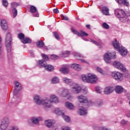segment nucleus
<instances>
[{
  "label": "nucleus",
  "mask_w": 130,
  "mask_h": 130,
  "mask_svg": "<svg viewBox=\"0 0 130 130\" xmlns=\"http://www.w3.org/2000/svg\"><path fill=\"white\" fill-rule=\"evenodd\" d=\"M34 102L37 105H42L45 109H49L52 107L51 101L48 98L40 99L39 95H35L33 97Z\"/></svg>",
  "instance_id": "obj_1"
},
{
  "label": "nucleus",
  "mask_w": 130,
  "mask_h": 130,
  "mask_svg": "<svg viewBox=\"0 0 130 130\" xmlns=\"http://www.w3.org/2000/svg\"><path fill=\"white\" fill-rule=\"evenodd\" d=\"M114 49L119 52V54L121 55L122 57H125V56L128 54L127 49L120 45L119 42L115 39L114 42Z\"/></svg>",
  "instance_id": "obj_2"
},
{
  "label": "nucleus",
  "mask_w": 130,
  "mask_h": 130,
  "mask_svg": "<svg viewBox=\"0 0 130 130\" xmlns=\"http://www.w3.org/2000/svg\"><path fill=\"white\" fill-rule=\"evenodd\" d=\"M115 15L121 22H126L128 21L129 14H126L122 9H116L115 10Z\"/></svg>",
  "instance_id": "obj_3"
},
{
  "label": "nucleus",
  "mask_w": 130,
  "mask_h": 130,
  "mask_svg": "<svg viewBox=\"0 0 130 130\" xmlns=\"http://www.w3.org/2000/svg\"><path fill=\"white\" fill-rule=\"evenodd\" d=\"M81 80L84 83H90L91 84H95L98 80L97 76L94 74L89 73L88 75H81Z\"/></svg>",
  "instance_id": "obj_4"
},
{
  "label": "nucleus",
  "mask_w": 130,
  "mask_h": 130,
  "mask_svg": "<svg viewBox=\"0 0 130 130\" xmlns=\"http://www.w3.org/2000/svg\"><path fill=\"white\" fill-rule=\"evenodd\" d=\"M42 117L32 116L27 120V123L29 126H33L34 125H39L40 121L42 120Z\"/></svg>",
  "instance_id": "obj_5"
},
{
  "label": "nucleus",
  "mask_w": 130,
  "mask_h": 130,
  "mask_svg": "<svg viewBox=\"0 0 130 130\" xmlns=\"http://www.w3.org/2000/svg\"><path fill=\"white\" fill-rule=\"evenodd\" d=\"M11 42H12V36H11V34L9 32L6 35L5 39V44L7 50L8 55H10V54H11V49L12 48V47L11 46Z\"/></svg>",
  "instance_id": "obj_6"
},
{
  "label": "nucleus",
  "mask_w": 130,
  "mask_h": 130,
  "mask_svg": "<svg viewBox=\"0 0 130 130\" xmlns=\"http://www.w3.org/2000/svg\"><path fill=\"white\" fill-rule=\"evenodd\" d=\"M114 58V52L108 51L104 54V60L106 63H111Z\"/></svg>",
  "instance_id": "obj_7"
},
{
  "label": "nucleus",
  "mask_w": 130,
  "mask_h": 130,
  "mask_svg": "<svg viewBox=\"0 0 130 130\" xmlns=\"http://www.w3.org/2000/svg\"><path fill=\"white\" fill-rule=\"evenodd\" d=\"M39 68H44L46 71L47 72H52L54 69V68L51 64H47L44 63L43 60H39V63L38 64Z\"/></svg>",
  "instance_id": "obj_8"
},
{
  "label": "nucleus",
  "mask_w": 130,
  "mask_h": 130,
  "mask_svg": "<svg viewBox=\"0 0 130 130\" xmlns=\"http://www.w3.org/2000/svg\"><path fill=\"white\" fill-rule=\"evenodd\" d=\"M10 125V119L9 118L5 117L1 120L0 128L2 130H6Z\"/></svg>",
  "instance_id": "obj_9"
},
{
  "label": "nucleus",
  "mask_w": 130,
  "mask_h": 130,
  "mask_svg": "<svg viewBox=\"0 0 130 130\" xmlns=\"http://www.w3.org/2000/svg\"><path fill=\"white\" fill-rule=\"evenodd\" d=\"M77 99L80 103H87V105L89 106H93V105L94 104L92 101H88L87 96L82 95L78 96Z\"/></svg>",
  "instance_id": "obj_10"
},
{
  "label": "nucleus",
  "mask_w": 130,
  "mask_h": 130,
  "mask_svg": "<svg viewBox=\"0 0 130 130\" xmlns=\"http://www.w3.org/2000/svg\"><path fill=\"white\" fill-rule=\"evenodd\" d=\"M71 86V91L72 93H74V94H79V93H81L82 88L80 85L74 83H73V85Z\"/></svg>",
  "instance_id": "obj_11"
},
{
  "label": "nucleus",
  "mask_w": 130,
  "mask_h": 130,
  "mask_svg": "<svg viewBox=\"0 0 130 130\" xmlns=\"http://www.w3.org/2000/svg\"><path fill=\"white\" fill-rule=\"evenodd\" d=\"M114 66L116 69L120 70L121 72H123V73H125V72H126V68H125L124 65L120 63L119 61L115 60L114 61Z\"/></svg>",
  "instance_id": "obj_12"
},
{
  "label": "nucleus",
  "mask_w": 130,
  "mask_h": 130,
  "mask_svg": "<svg viewBox=\"0 0 130 130\" xmlns=\"http://www.w3.org/2000/svg\"><path fill=\"white\" fill-rule=\"evenodd\" d=\"M0 26L3 30V31H7L9 28V24H8V21L5 19H2L1 21Z\"/></svg>",
  "instance_id": "obj_13"
},
{
  "label": "nucleus",
  "mask_w": 130,
  "mask_h": 130,
  "mask_svg": "<svg viewBox=\"0 0 130 130\" xmlns=\"http://www.w3.org/2000/svg\"><path fill=\"white\" fill-rule=\"evenodd\" d=\"M74 56H75V58H77V59H78L79 60H81V62L85 63L87 62V61L84 59H82V58H84V57L82 55V54H80L79 53L74 52L73 53Z\"/></svg>",
  "instance_id": "obj_14"
},
{
  "label": "nucleus",
  "mask_w": 130,
  "mask_h": 130,
  "mask_svg": "<svg viewBox=\"0 0 130 130\" xmlns=\"http://www.w3.org/2000/svg\"><path fill=\"white\" fill-rule=\"evenodd\" d=\"M50 101H51V103H55V104H57L59 102V100H58V98L55 94H51L50 95V98L49 99Z\"/></svg>",
  "instance_id": "obj_15"
},
{
  "label": "nucleus",
  "mask_w": 130,
  "mask_h": 130,
  "mask_svg": "<svg viewBox=\"0 0 130 130\" xmlns=\"http://www.w3.org/2000/svg\"><path fill=\"white\" fill-rule=\"evenodd\" d=\"M114 91V88L111 86H107L105 88L104 90V93L106 95H109V94H111V93H113Z\"/></svg>",
  "instance_id": "obj_16"
},
{
  "label": "nucleus",
  "mask_w": 130,
  "mask_h": 130,
  "mask_svg": "<svg viewBox=\"0 0 130 130\" xmlns=\"http://www.w3.org/2000/svg\"><path fill=\"white\" fill-rule=\"evenodd\" d=\"M73 33H75V34H77V36L79 37H83L84 36H88L89 35L87 34L86 32L81 30L80 32H79L78 31L75 29H72Z\"/></svg>",
  "instance_id": "obj_17"
},
{
  "label": "nucleus",
  "mask_w": 130,
  "mask_h": 130,
  "mask_svg": "<svg viewBox=\"0 0 130 130\" xmlns=\"http://www.w3.org/2000/svg\"><path fill=\"white\" fill-rule=\"evenodd\" d=\"M30 11L32 13L34 17H39V13L37 11V8L35 6H31L30 8Z\"/></svg>",
  "instance_id": "obj_18"
},
{
  "label": "nucleus",
  "mask_w": 130,
  "mask_h": 130,
  "mask_svg": "<svg viewBox=\"0 0 130 130\" xmlns=\"http://www.w3.org/2000/svg\"><path fill=\"white\" fill-rule=\"evenodd\" d=\"M78 114L81 116L86 115L87 114V109H85L84 107H80L78 108V110L77 112Z\"/></svg>",
  "instance_id": "obj_19"
},
{
  "label": "nucleus",
  "mask_w": 130,
  "mask_h": 130,
  "mask_svg": "<svg viewBox=\"0 0 130 130\" xmlns=\"http://www.w3.org/2000/svg\"><path fill=\"white\" fill-rule=\"evenodd\" d=\"M114 78L116 81L118 82H120V81H122V79L123 77L122 76V74L118 72H115Z\"/></svg>",
  "instance_id": "obj_20"
},
{
  "label": "nucleus",
  "mask_w": 130,
  "mask_h": 130,
  "mask_svg": "<svg viewBox=\"0 0 130 130\" xmlns=\"http://www.w3.org/2000/svg\"><path fill=\"white\" fill-rule=\"evenodd\" d=\"M14 84L15 85V87L14 88V93H17L22 89V85H21V83L18 81H15Z\"/></svg>",
  "instance_id": "obj_21"
},
{
  "label": "nucleus",
  "mask_w": 130,
  "mask_h": 130,
  "mask_svg": "<svg viewBox=\"0 0 130 130\" xmlns=\"http://www.w3.org/2000/svg\"><path fill=\"white\" fill-rule=\"evenodd\" d=\"M54 121L52 120H47L45 121V124L47 127H52V126L54 125Z\"/></svg>",
  "instance_id": "obj_22"
},
{
  "label": "nucleus",
  "mask_w": 130,
  "mask_h": 130,
  "mask_svg": "<svg viewBox=\"0 0 130 130\" xmlns=\"http://www.w3.org/2000/svg\"><path fill=\"white\" fill-rule=\"evenodd\" d=\"M57 92L59 95L62 96V97H66V96L68 95V93H67V90L62 89L61 88L59 89Z\"/></svg>",
  "instance_id": "obj_23"
},
{
  "label": "nucleus",
  "mask_w": 130,
  "mask_h": 130,
  "mask_svg": "<svg viewBox=\"0 0 130 130\" xmlns=\"http://www.w3.org/2000/svg\"><path fill=\"white\" fill-rule=\"evenodd\" d=\"M102 13L105 16H109V9L106 6L102 8Z\"/></svg>",
  "instance_id": "obj_24"
},
{
  "label": "nucleus",
  "mask_w": 130,
  "mask_h": 130,
  "mask_svg": "<svg viewBox=\"0 0 130 130\" xmlns=\"http://www.w3.org/2000/svg\"><path fill=\"white\" fill-rule=\"evenodd\" d=\"M115 92L117 94H121L123 92V87L120 85H117L115 87Z\"/></svg>",
  "instance_id": "obj_25"
},
{
  "label": "nucleus",
  "mask_w": 130,
  "mask_h": 130,
  "mask_svg": "<svg viewBox=\"0 0 130 130\" xmlns=\"http://www.w3.org/2000/svg\"><path fill=\"white\" fill-rule=\"evenodd\" d=\"M59 71L62 73V74H64L67 75L70 71L69 70V68L67 67H62L59 69Z\"/></svg>",
  "instance_id": "obj_26"
},
{
  "label": "nucleus",
  "mask_w": 130,
  "mask_h": 130,
  "mask_svg": "<svg viewBox=\"0 0 130 130\" xmlns=\"http://www.w3.org/2000/svg\"><path fill=\"white\" fill-rule=\"evenodd\" d=\"M71 68H72V69H74V70H75L76 71H81V66L77 63L72 64Z\"/></svg>",
  "instance_id": "obj_27"
},
{
  "label": "nucleus",
  "mask_w": 130,
  "mask_h": 130,
  "mask_svg": "<svg viewBox=\"0 0 130 130\" xmlns=\"http://www.w3.org/2000/svg\"><path fill=\"white\" fill-rule=\"evenodd\" d=\"M117 4H122L124 6H126L127 7L129 6V3L127 2V0H115Z\"/></svg>",
  "instance_id": "obj_28"
},
{
  "label": "nucleus",
  "mask_w": 130,
  "mask_h": 130,
  "mask_svg": "<svg viewBox=\"0 0 130 130\" xmlns=\"http://www.w3.org/2000/svg\"><path fill=\"white\" fill-rule=\"evenodd\" d=\"M65 106L67 107V108H68L69 109H75V106L73 105L71 103H70V102H67L65 103Z\"/></svg>",
  "instance_id": "obj_29"
},
{
  "label": "nucleus",
  "mask_w": 130,
  "mask_h": 130,
  "mask_svg": "<svg viewBox=\"0 0 130 130\" xmlns=\"http://www.w3.org/2000/svg\"><path fill=\"white\" fill-rule=\"evenodd\" d=\"M63 81L66 84H68L69 85H70V86H72L73 84L74 83L73 82V81L71 79H70L67 77L63 78Z\"/></svg>",
  "instance_id": "obj_30"
},
{
  "label": "nucleus",
  "mask_w": 130,
  "mask_h": 130,
  "mask_svg": "<svg viewBox=\"0 0 130 130\" xmlns=\"http://www.w3.org/2000/svg\"><path fill=\"white\" fill-rule=\"evenodd\" d=\"M94 104L93 105H95L98 107H100L103 105V102L101 100H97L95 102H93Z\"/></svg>",
  "instance_id": "obj_31"
},
{
  "label": "nucleus",
  "mask_w": 130,
  "mask_h": 130,
  "mask_svg": "<svg viewBox=\"0 0 130 130\" xmlns=\"http://www.w3.org/2000/svg\"><path fill=\"white\" fill-rule=\"evenodd\" d=\"M54 113L55 114H58V115H62L63 114V112H62V110H60L59 108H56L54 110Z\"/></svg>",
  "instance_id": "obj_32"
},
{
  "label": "nucleus",
  "mask_w": 130,
  "mask_h": 130,
  "mask_svg": "<svg viewBox=\"0 0 130 130\" xmlns=\"http://www.w3.org/2000/svg\"><path fill=\"white\" fill-rule=\"evenodd\" d=\"M37 46L39 47V48H41L44 46V42L41 41V40H39L38 42L36 43Z\"/></svg>",
  "instance_id": "obj_33"
},
{
  "label": "nucleus",
  "mask_w": 130,
  "mask_h": 130,
  "mask_svg": "<svg viewBox=\"0 0 130 130\" xmlns=\"http://www.w3.org/2000/svg\"><path fill=\"white\" fill-rule=\"evenodd\" d=\"M32 41V40L29 38H24L22 41V43L23 44H27L28 43H30Z\"/></svg>",
  "instance_id": "obj_34"
},
{
  "label": "nucleus",
  "mask_w": 130,
  "mask_h": 130,
  "mask_svg": "<svg viewBox=\"0 0 130 130\" xmlns=\"http://www.w3.org/2000/svg\"><path fill=\"white\" fill-rule=\"evenodd\" d=\"M52 84H58L59 83V78L57 77H54L51 79Z\"/></svg>",
  "instance_id": "obj_35"
},
{
  "label": "nucleus",
  "mask_w": 130,
  "mask_h": 130,
  "mask_svg": "<svg viewBox=\"0 0 130 130\" xmlns=\"http://www.w3.org/2000/svg\"><path fill=\"white\" fill-rule=\"evenodd\" d=\"M61 116L66 122H70V121H71V118H70V117L64 115V113H63Z\"/></svg>",
  "instance_id": "obj_36"
},
{
  "label": "nucleus",
  "mask_w": 130,
  "mask_h": 130,
  "mask_svg": "<svg viewBox=\"0 0 130 130\" xmlns=\"http://www.w3.org/2000/svg\"><path fill=\"white\" fill-rule=\"evenodd\" d=\"M42 56L43 57V59L40 60H43L44 63H45V61L49 60V58H48V56L47 55H45V54L42 53Z\"/></svg>",
  "instance_id": "obj_37"
},
{
  "label": "nucleus",
  "mask_w": 130,
  "mask_h": 130,
  "mask_svg": "<svg viewBox=\"0 0 130 130\" xmlns=\"http://www.w3.org/2000/svg\"><path fill=\"white\" fill-rule=\"evenodd\" d=\"M90 41H91V42H93V44H95V45H96L97 46H102V45H103V44L101 42L98 43L96 41H94V40L93 39H90Z\"/></svg>",
  "instance_id": "obj_38"
},
{
  "label": "nucleus",
  "mask_w": 130,
  "mask_h": 130,
  "mask_svg": "<svg viewBox=\"0 0 130 130\" xmlns=\"http://www.w3.org/2000/svg\"><path fill=\"white\" fill-rule=\"evenodd\" d=\"M95 92L98 94H101L102 93V88L99 86L95 87Z\"/></svg>",
  "instance_id": "obj_39"
},
{
  "label": "nucleus",
  "mask_w": 130,
  "mask_h": 130,
  "mask_svg": "<svg viewBox=\"0 0 130 130\" xmlns=\"http://www.w3.org/2000/svg\"><path fill=\"white\" fill-rule=\"evenodd\" d=\"M18 38L20 40H21V42L22 40L25 38V35H24L23 33H20L18 34Z\"/></svg>",
  "instance_id": "obj_40"
},
{
  "label": "nucleus",
  "mask_w": 130,
  "mask_h": 130,
  "mask_svg": "<svg viewBox=\"0 0 130 130\" xmlns=\"http://www.w3.org/2000/svg\"><path fill=\"white\" fill-rule=\"evenodd\" d=\"M69 54H70V51H66L65 52L62 53L63 57H67Z\"/></svg>",
  "instance_id": "obj_41"
},
{
  "label": "nucleus",
  "mask_w": 130,
  "mask_h": 130,
  "mask_svg": "<svg viewBox=\"0 0 130 130\" xmlns=\"http://www.w3.org/2000/svg\"><path fill=\"white\" fill-rule=\"evenodd\" d=\"M18 6H19V5L17 3H12L11 4V8H13V9H16Z\"/></svg>",
  "instance_id": "obj_42"
},
{
  "label": "nucleus",
  "mask_w": 130,
  "mask_h": 130,
  "mask_svg": "<svg viewBox=\"0 0 130 130\" xmlns=\"http://www.w3.org/2000/svg\"><path fill=\"white\" fill-rule=\"evenodd\" d=\"M12 12L13 14V16L16 17L17 15L18 14V11L17 10V9L16 8H14L12 10Z\"/></svg>",
  "instance_id": "obj_43"
},
{
  "label": "nucleus",
  "mask_w": 130,
  "mask_h": 130,
  "mask_svg": "<svg viewBox=\"0 0 130 130\" xmlns=\"http://www.w3.org/2000/svg\"><path fill=\"white\" fill-rule=\"evenodd\" d=\"M102 26L103 27V28H104L105 29H108L109 28V25H108V24H107L106 22H104L102 24Z\"/></svg>",
  "instance_id": "obj_44"
},
{
  "label": "nucleus",
  "mask_w": 130,
  "mask_h": 130,
  "mask_svg": "<svg viewBox=\"0 0 130 130\" xmlns=\"http://www.w3.org/2000/svg\"><path fill=\"white\" fill-rule=\"evenodd\" d=\"M97 71H98V72H99V73H100L101 74L104 75V71H103V70H102V69L100 68V67L97 68Z\"/></svg>",
  "instance_id": "obj_45"
},
{
  "label": "nucleus",
  "mask_w": 130,
  "mask_h": 130,
  "mask_svg": "<svg viewBox=\"0 0 130 130\" xmlns=\"http://www.w3.org/2000/svg\"><path fill=\"white\" fill-rule=\"evenodd\" d=\"M127 123V121L125 120L124 119H123L121 121V124L122 125V126H124L125 124Z\"/></svg>",
  "instance_id": "obj_46"
},
{
  "label": "nucleus",
  "mask_w": 130,
  "mask_h": 130,
  "mask_svg": "<svg viewBox=\"0 0 130 130\" xmlns=\"http://www.w3.org/2000/svg\"><path fill=\"white\" fill-rule=\"evenodd\" d=\"M54 36L57 39V40H59V35L56 32H54Z\"/></svg>",
  "instance_id": "obj_47"
},
{
  "label": "nucleus",
  "mask_w": 130,
  "mask_h": 130,
  "mask_svg": "<svg viewBox=\"0 0 130 130\" xmlns=\"http://www.w3.org/2000/svg\"><path fill=\"white\" fill-rule=\"evenodd\" d=\"M3 5L4 7H8V5H9L8 1L7 0H3Z\"/></svg>",
  "instance_id": "obj_48"
},
{
  "label": "nucleus",
  "mask_w": 130,
  "mask_h": 130,
  "mask_svg": "<svg viewBox=\"0 0 130 130\" xmlns=\"http://www.w3.org/2000/svg\"><path fill=\"white\" fill-rule=\"evenodd\" d=\"M61 18L62 20H64L65 21H69V17L67 16L62 15Z\"/></svg>",
  "instance_id": "obj_49"
},
{
  "label": "nucleus",
  "mask_w": 130,
  "mask_h": 130,
  "mask_svg": "<svg viewBox=\"0 0 130 130\" xmlns=\"http://www.w3.org/2000/svg\"><path fill=\"white\" fill-rule=\"evenodd\" d=\"M52 130H58V128L56 125H55V123H54V125L51 127Z\"/></svg>",
  "instance_id": "obj_50"
},
{
  "label": "nucleus",
  "mask_w": 130,
  "mask_h": 130,
  "mask_svg": "<svg viewBox=\"0 0 130 130\" xmlns=\"http://www.w3.org/2000/svg\"><path fill=\"white\" fill-rule=\"evenodd\" d=\"M2 54V38L0 37V55Z\"/></svg>",
  "instance_id": "obj_51"
},
{
  "label": "nucleus",
  "mask_w": 130,
  "mask_h": 130,
  "mask_svg": "<svg viewBox=\"0 0 130 130\" xmlns=\"http://www.w3.org/2000/svg\"><path fill=\"white\" fill-rule=\"evenodd\" d=\"M92 128L94 130H98L99 129V127H98V126L97 125H92Z\"/></svg>",
  "instance_id": "obj_52"
},
{
  "label": "nucleus",
  "mask_w": 130,
  "mask_h": 130,
  "mask_svg": "<svg viewBox=\"0 0 130 130\" xmlns=\"http://www.w3.org/2000/svg\"><path fill=\"white\" fill-rule=\"evenodd\" d=\"M51 58H52V59H56L57 58V56H56V55H52L51 56Z\"/></svg>",
  "instance_id": "obj_53"
},
{
  "label": "nucleus",
  "mask_w": 130,
  "mask_h": 130,
  "mask_svg": "<svg viewBox=\"0 0 130 130\" xmlns=\"http://www.w3.org/2000/svg\"><path fill=\"white\" fill-rule=\"evenodd\" d=\"M84 94H87V92H88V88H85L83 89Z\"/></svg>",
  "instance_id": "obj_54"
},
{
  "label": "nucleus",
  "mask_w": 130,
  "mask_h": 130,
  "mask_svg": "<svg viewBox=\"0 0 130 130\" xmlns=\"http://www.w3.org/2000/svg\"><path fill=\"white\" fill-rule=\"evenodd\" d=\"M11 130H19V128L17 126H13Z\"/></svg>",
  "instance_id": "obj_55"
},
{
  "label": "nucleus",
  "mask_w": 130,
  "mask_h": 130,
  "mask_svg": "<svg viewBox=\"0 0 130 130\" xmlns=\"http://www.w3.org/2000/svg\"><path fill=\"white\" fill-rule=\"evenodd\" d=\"M53 13L57 14V13H59V11H58L57 9H53Z\"/></svg>",
  "instance_id": "obj_56"
},
{
  "label": "nucleus",
  "mask_w": 130,
  "mask_h": 130,
  "mask_svg": "<svg viewBox=\"0 0 130 130\" xmlns=\"http://www.w3.org/2000/svg\"><path fill=\"white\" fill-rule=\"evenodd\" d=\"M62 130H71V129L69 127H63Z\"/></svg>",
  "instance_id": "obj_57"
},
{
  "label": "nucleus",
  "mask_w": 130,
  "mask_h": 130,
  "mask_svg": "<svg viewBox=\"0 0 130 130\" xmlns=\"http://www.w3.org/2000/svg\"><path fill=\"white\" fill-rule=\"evenodd\" d=\"M111 77H112L113 78H114V72H111Z\"/></svg>",
  "instance_id": "obj_58"
},
{
  "label": "nucleus",
  "mask_w": 130,
  "mask_h": 130,
  "mask_svg": "<svg viewBox=\"0 0 130 130\" xmlns=\"http://www.w3.org/2000/svg\"><path fill=\"white\" fill-rule=\"evenodd\" d=\"M86 27H87L88 29H90V27H91V26L90 25L88 24L86 26Z\"/></svg>",
  "instance_id": "obj_59"
},
{
  "label": "nucleus",
  "mask_w": 130,
  "mask_h": 130,
  "mask_svg": "<svg viewBox=\"0 0 130 130\" xmlns=\"http://www.w3.org/2000/svg\"><path fill=\"white\" fill-rule=\"evenodd\" d=\"M112 46H113V47H114V41H113L112 42Z\"/></svg>",
  "instance_id": "obj_60"
},
{
  "label": "nucleus",
  "mask_w": 130,
  "mask_h": 130,
  "mask_svg": "<svg viewBox=\"0 0 130 130\" xmlns=\"http://www.w3.org/2000/svg\"><path fill=\"white\" fill-rule=\"evenodd\" d=\"M126 116H127V117H130V113L127 114Z\"/></svg>",
  "instance_id": "obj_61"
},
{
  "label": "nucleus",
  "mask_w": 130,
  "mask_h": 130,
  "mask_svg": "<svg viewBox=\"0 0 130 130\" xmlns=\"http://www.w3.org/2000/svg\"><path fill=\"white\" fill-rule=\"evenodd\" d=\"M84 40L85 41H88V39H84Z\"/></svg>",
  "instance_id": "obj_62"
},
{
  "label": "nucleus",
  "mask_w": 130,
  "mask_h": 130,
  "mask_svg": "<svg viewBox=\"0 0 130 130\" xmlns=\"http://www.w3.org/2000/svg\"><path fill=\"white\" fill-rule=\"evenodd\" d=\"M13 106L15 105V103H13Z\"/></svg>",
  "instance_id": "obj_63"
},
{
  "label": "nucleus",
  "mask_w": 130,
  "mask_h": 130,
  "mask_svg": "<svg viewBox=\"0 0 130 130\" xmlns=\"http://www.w3.org/2000/svg\"><path fill=\"white\" fill-rule=\"evenodd\" d=\"M113 66H114V63H113Z\"/></svg>",
  "instance_id": "obj_64"
}]
</instances>
